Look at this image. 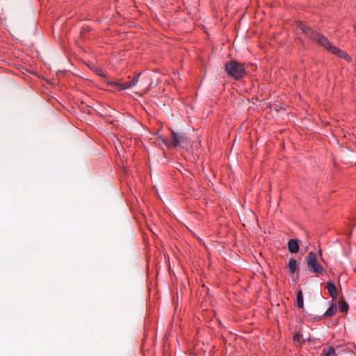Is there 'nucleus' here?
Returning a JSON list of instances; mask_svg holds the SVG:
<instances>
[{
    "label": "nucleus",
    "mask_w": 356,
    "mask_h": 356,
    "mask_svg": "<svg viewBox=\"0 0 356 356\" xmlns=\"http://www.w3.org/2000/svg\"><path fill=\"white\" fill-rule=\"evenodd\" d=\"M298 27L307 37L315 40L319 45L323 47L333 54L337 55L348 61L350 60V56L345 51L334 46L325 37L319 33L315 32L303 22H298Z\"/></svg>",
    "instance_id": "f257e3e1"
},
{
    "label": "nucleus",
    "mask_w": 356,
    "mask_h": 356,
    "mask_svg": "<svg viewBox=\"0 0 356 356\" xmlns=\"http://www.w3.org/2000/svg\"><path fill=\"white\" fill-rule=\"evenodd\" d=\"M225 70L229 76L235 79H241L246 74L243 64L236 60L227 62L225 65Z\"/></svg>",
    "instance_id": "f03ea898"
},
{
    "label": "nucleus",
    "mask_w": 356,
    "mask_h": 356,
    "mask_svg": "<svg viewBox=\"0 0 356 356\" xmlns=\"http://www.w3.org/2000/svg\"><path fill=\"white\" fill-rule=\"evenodd\" d=\"M306 263L308 270L311 273L322 274L323 268L317 262L316 253L311 252L306 257Z\"/></svg>",
    "instance_id": "7ed1b4c3"
},
{
    "label": "nucleus",
    "mask_w": 356,
    "mask_h": 356,
    "mask_svg": "<svg viewBox=\"0 0 356 356\" xmlns=\"http://www.w3.org/2000/svg\"><path fill=\"white\" fill-rule=\"evenodd\" d=\"M171 140L172 146L177 147L184 143L186 140V137L183 134L172 131L171 134Z\"/></svg>",
    "instance_id": "20e7f679"
},
{
    "label": "nucleus",
    "mask_w": 356,
    "mask_h": 356,
    "mask_svg": "<svg viewBox=\"0 0 356 356\" xmlns=\"http://www.w3.org/2000/svg\"><path fill=\"white\" fill-rule=\"evenodd\" d=\"M288 249L291 253H297L299 251V241L296 238H291L288 241Z\"/></svg>",
    "instance_id": "39448f33"
},
{
    "label": "nucleus",
    "mask_w": 356,
    "mask_h": 356,
    "mask_svg": "<svg viewBox=\"0 0 356 356\" xmlns=\"http://www.w3.org/2000/svg\"><path fill=\"white\" fill-rule=\"evenodd\" d=\"M327 290L329 292V294L332 298H336L337 296V288L334 283L330 282L327 284L326 286Z\"/></svg>",
    "instance_id": "423d86ee"
},
{
    "label": "nucleus",
    "mask_w": 356,
    "mask_h": 356,
    "mask_svg": "<svg viewBox=\"0 0 356 356\" xmlns=\"http://www.w3.org/2000/svg\"><path fill=\"white\" fill-rule=\"evenodd\" d=\"M112 85L118 87L120 90H125L134 87L131 81H127L123 83L113 82Z\"/></svg>",
    "instance_id": "0eeeda50"
},
{
    "label": "nucleus",
    "mask_w": 356,
    "mask_h": 356,
    "mask_svg": "<svg viewBox=\"0 0 356 356\" xmlns=\"http://www.w3.org/2000/svg\"><path fill=\"white\" fill-rule=\"evenodd\" d=\"M288 266L291 273H294L298 271V262L295 259L291 258L289 260Z\"/></svg>",
    "instance_id": "6e6552de"
},
{
    "label": "nucleus",
    "mask_w": 356,
    "mask_h": 356,
    "mask_svg": "<svg viewBox=\"0 0 356 356\" xmlns=\"http://www.w3.org/2000/svg\"><path fill=\"white\" fill-rule=\"evenodd\" d=\"M337 311V306L336 304H332L325 312V317H330L332 316Z\"/></svg>",
    "instance_id": "1a4fd4ad"
},
{
    "label": "nucleus",
    "mask_w": 356,
    "mask_h": 356,
    "mask_svg": "<svg viewBox=\"0 0 356 356\" xmlns=\"http://www.w3.org/2000/svg\"><path fill=\"white\" fill-rule=\"evenodd\" d=\"M339 306L341 312H347L348 310V305L345 300L341 298L339 302Z\"/></svg>",
    "instance_id": "9d476101"
},
{
    "label": "nucleus",
    "mask_w": 356,
    "mask_h": 356,
    "mask_svg": "<svg viewBox=\"0 0 356 356\" xmlns=\"http://www.w3.org/2000/svg\"><path fill=\"white\" fill-rule=\"evenodd\" d=\"M296 301H297L298 307L300 309L303 308V307H304L303 296H302V293L300 290L297 293Z\"/></svg>",
    "instance_id": "9b49d317"
},
{
    "label": "nucleus",
    "mask_w": 356,
    "mask_h": 356,
    "mask_svg": "<svg viewBox=\"0 0 356 356\" xmlns=\"http://www.w3.org/2000/svg\"><path fill=\"white\" fill-rule=\"evenodd\" d=\"M302 336L300 333H296L293 337V342L295 343V345L296 346H300L302 344V342H301V339H302Z\"/></svg>",
    "instance_id": "f8f14e48"
},
{
    "label": "nucleus",
    "mask_w": 356,
    "mask_h": 356,
    "mask_svg": "<svg viewBox=\"0 0 356 356\" xmlns=\"http://www.w3.org/2000/svg\"><path fill=\"white\" fill-rule=\"evenodd\" d=\"M324 356H337L335 350L333 347H329L327 350H323Z\"/></svg>",
    "instance_id": "ddd939ff"
},
{
    "label": "nucleus",
    "mask_w": 356,
    "mask_h": 356,
    "mask_svg": "<svg viewBox=\"0 0 356 356\" xmlns=\"http://www.w3.org/2000/svg\"><path fill=\"white\" fill-rule=\"evenodd\" d=\"M140 73H138V74H136L134 75V76L133 77L132 80L130 81L131 82V83L133 84V86H134L136 83L138 82V79H139V76H140Z\"/></svg>",
    "instance_id": "4468645a"
}]
</instances>
